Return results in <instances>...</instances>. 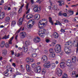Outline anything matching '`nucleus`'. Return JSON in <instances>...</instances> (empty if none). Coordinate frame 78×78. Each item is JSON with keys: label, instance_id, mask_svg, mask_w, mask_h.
<instances>
[{"label": "nucleus", "instance_id": "38", "mask_svg": "<svg viewBox=\"0 0 78 78\" xmlns=\"http://www.w3.org/2000/svg\"><path fill=\"white\" fill-rule=\"evenodd\" d=\"M16 12H12L11 13H10V16L11 17H12L14 15H16Z\"/></svg>", "mask_w": 78, "mask_h": 78}, {"label": "nucleus", "instance_id": "61", "mask_svg": "<svg viewBox=\"0 0 78 78\" xmlns=\"http://www.w3.org/2000/svg\"><path fill=\"white\" fill-rule=\"evenodd\" d=\"M58 63H59V62H58V61H56L55 62V63L56 64H58Z\"/></svg>", "mask_w": 78, "mask_h": 78}, {"label": "nucleus", "instance_id": "11", "mask_svg": "<svg viewBox=\"0 0 78 78\" xmlns=\"http://www.w3.org/2000/svg\"><path fill=\"white\" fill-rule=\"evenodd\" d=\"M48 59V58H47V56L45 55H43L41 58V61L44 62H46L47 61Z\"/></svg>", "mask_w": 78, "mask_h": 78}, {"label": "nucleus", "instance_id": "3", "mask_svg": "<svg viewBox=\"0 0 78 78\" xmlns=\"http://www.w3.org/2000/svg\"><path fill=\"white\" fill-rule=\"evenodd\" d=\"M66 43H68L67 44H65V48H64V51L65 53L66 54H69L70 53V50H69V48L67 47H66V45H71L72 44V41H70L69 42H67Z\"/></svg>", "mask_w": 78, "mask_h": 78}, {"label": "nucleus", "instance_id": "36", "mask_svg": "<svg viewBox=\"0 0 78 78\" xmlns=\"http://www.w3.org/2000/svg\"><path fill=\"white\" fill-rule=\"evenodd\" d=\"M56 22H57V23H55V25H58H58H60V26L62 25L61 23H60V22H59V21H57Z\"/></svg>", "mask_w": 78, "mask_h": 78}, {"label": "nucleus", "instance_id": "34", "mask_svg": "<svg viewBox=\"0 0 78 78\" xmlns=\"http://www.w3.org/2000/svg\"><path fill=\"white\" fill-rule=\"evenodd\" d=\"M73 44L74 47H78V43H76L75 41H74Z\"/></svg>", "mask_w": 78, "mask_h": 78}, {"label": "nucleus", "instance_id": "47", "mask_svg": "<svg viewBox=\"0 0 78 78\" xmlns=\"http://www.w3.org/2000/svg\"><path fill=\"white\" fill-rule=\"evenodd\" d=\"M76 6H78V4H77L76 5H71V7H76Z\"/></svg>", "mask_w": 78, "mask_h": 78}, {"label": "nucleus", "instance_id": "51", "mask_svg": "<svg viewBox=\"0 0 78 78\" xmlns=\"http://www.w3.org/2000/svg\"><path fill=\"white\" fill-rule=\"evenodd\" d=\"M60 31H61V32H63V33H64V32H66V31H65V30H64L62 29H61Z\"/></svg>", "mask_w": 78, "mask_h": 78}, {"label": "nucleus", "instance_id": "58", "mask_svg": "<svg viewBox=\"0 0 78 78\" xmlns=\"http://www.w3.org/2000/svg\"><path fill=\"white\" fill-rule=\"evenodd\" d=\"M46 42H47V43H48V42H50V40H49L48 39H46Z\"/></svg>", "mask_w": 78, "mask_h": 78}, {"label": "nucleus", "instance_id": "24", "mask_svg": "<svg viewBox=\"0 0 78 78\" xmlns=\"http://www.w3.org/2000/svg\"><path fill=\"white\" fill-rule=\"evenodd\" d=\"M23 30H24V27H21L20 29L17 31L16 34H18V33H19L20 31H23Z\"/></svg>", "mask_w": 78, "mask_h": 78}, {"label": "nucleus", "instance_id": "53", "mask_svg": "<svg viewBox=\"0 0 78 78\" xmlns=\"http://www.w3.org/2000/svg\"><path fill=\"white\" fill-rule=\"evenodd\" d=\"M30 2L32 4H33V3H34V0H31Z\"/></svg>", "mask_w": 78, "mask_h": 78}, {"label": "nucleus", "instance_id": "27", "mask_svg": "<svg viewBox=\"0 0 78 78\" xmlns=\"http://www.w3.org/2000/svg\"><path fill=\"white\" fill-rule=\"evenodd\" d=\"M4 17H5V13H2L0 15V19H3Z\"/></svg>", "mask_w": 78, "mask_h": 78}, {"label": "nucleus", "instance_id": "44", "mask_svg": "<svg viewBox=\"0 0 78 78\" xmlns=\"http://www.w3.org/2000/svg\"><path fill=\"white\" fill-rule=\"evenodd\" d=\"M62 73H57V74L58 76H61L62 75Z\"/></svg>", "mask_w": 78, "mask_h": 78}, {"label": "nucleus", "instance_id": "43", "mask_svg": "<svg viewBox=\"0 0 78 78\" xmlns=\"http://www.w3.org/2000/svg\"><path fill=\"white\" fill-rule=\"evenodd\" d=\"M26 61L27 62H30V58H27L26 59Z\"/></svg>", "mask_w": 78, "mask_h": 78}, {"label": "nucleus", "instance_id": "42", "mask_svg": "<svg viewBox=\"0 0 78 78\" xmlns=\"http://www.w3.org/2000/svg\"><path fill=\"white\" fill-rule=\"evenodd\" d=\"M37 56V54H33L31 55V57L32 58H35V57H36Z\"/></svg>", "mask_w": 78, "mask_h": 78}, {"label": "nucleus", "instance_id": "63", "mask_svg": "<svg viewBox=\"0 0 78 78\" xmlns=\"http://www.w3.org/2000/svg\"><path fill=\"white\" fill-rule=\"evenodd\" d=\"M73 21H74V22H76V19L74 18V19H73Z\"/></svg>", "mask_w": 78, "mask_h": 78}, {"label": "nucleus", "instance_id": "64", "mask_svg": "<svg viewBox=\"0 0 78 78\" xmlns=\"http://www.w3.org/2000/svg\"><path fill=\"white\" fill-rule=\"evenodd\" d=\"M0 28H4V26L3 25L0 26Z\"/></svg>", "mask_w": 78, "mask_h": 78}, {"label": "nucleus", "instance_id": "6", "mask_svg": "<svg viewBox=\"0 0 78 78\" xmlns=\"http://www.w3.org/2000/svg\"><path fill=\"white\" fill-rule=\"evenodd\" d=\"M33 8L34 12H39V11H40L41 9V7H38V6L36 5H34Z\"/></svg>", "mask_w": 78, "mask_h": 78}, {"label": "nucleus", "instance_id": "4", "mask_svg": "<svg viewBox=\"0 0 78 78\" xmlns=\"http://www.w3.org/2000/svg\"><path fill=\"white\" fill-rule=\"evenodd\" d=\"M14 39V36H12L11 38H10L9 41V43H6L5 44V47L6 48H8L9 47V44H12V41Z\"/></svg>", "mask_w": 78, "mask_h": 78}, {"label": "nucleus", "instance_id": "20", "mask_svg": "<svg viewBox=\"0 0 78 78\" xmlns=\"http://www.w3.org/2000/svg\"><path fill=\"white\" fill-rule=\"evenodd\" d=\"M29 7V4L27 3L26 5V10H27V9L28 10L27 11V12H26V14H28V13L30 12V9H28Z\"/></svg>", "mask_w": 78, "mask_h": 78}, {"label": "nucleus", "instance_id": "15", "mask_svg": "<svg viewBox=\"0 0 78 78\" xmlns=\"http://www.w3.org/2000/svg\"><path fill=\"white\" fill-rule=\"evenodd\" d=\"M23 22V18H21L20 19L18 22V25H22V23Z\"/></svg>", "mask_w": 78, "mask_h": 78}, {"label": "nucleus", "instance_id": "7", "mask_svg": "<svg viewBox=\"0 0 78 78\" xmlns=\"http://www.w3.org/2000/svg\"><path fill=\"white\" fill-rule=\"evenodd\" d=\"M45 29H43L41 31L38 32V34L41 37H44V35L43 34L45 33Z\"/></svg>", "mask_w": 78, "mask_h": 78}, {"label": "nucleus", "instance_id": "41", "mask_svg": "<svg viewBox=\"0 0 78 78\" xmlns=\"http://www.w3.org/2000/svg\"><path fill=\"white\" fill-rule=\"evenodd\" d=\"M69 14H70V15H73V11L69 10Z\"/></svg>", "mask_w": 78, "mask_h": 78}, {"label": "nucleus", "instance_id": "5", "mask_svg": "<svg viewBox=\"0 0 78 78\" xmlns=\"http://www.w3.org/2000/svg\"><path fill=\"white\" fill-rule=\"evenodd\" d=\"M61 45L59 44H57L55 46V51L56 53H60L61 51Z\"/></svg>", "mask_w": 78, "mask_h": 78}, {"label": "nucleus", "instance_id": "32", "mask_svg": "<svg viewBox=\"0 0 78 78\" xmlns=\"http://www.w3.org/2000/svg\"><path fill=\"white\" fill-rule=\"evenodd\" d=\"M5 46V41H2L1 42L0 47L2 48L3 47Z\"/></svg>", "mask_w": 78, "mask_h": 78}, {"label": "nucleus", "instance_id": "13", "mask_svg": "<svg viewBox=\"0 0 78 78\" xmlns=\"http://www.w3.org/2000/svg\"><path fill=\"white\" fill-rule=\"evenodd\" d=\"M66 64L69 67H70L72 66V62L70 60H67V62H66Z\"/></svg>", "mask_w": 78, "mask_h": 78}, {"label": "nucleus", "instance_id": "37", "mask_svg": "<svg viewBox=\"0 0 78 78\" xmlns=\"http://www.w3.org/2000/svg\"><path fill=\"white\" fill-rule=\"evenodd\" d=\"M45 73H46V71L45 70V69H43L42 71V74H43V75H45Z\"/></svg>", "mask_w": 78, "mask_h": 78}, {"label": "nucleus", "instance_id": "16", "mask_svg": "<svg viewBox=\"0 0 78 78\" xmlns=\"http://www.w3.org/2000/svg\"><path fill=\"white\" fill-rule=\"evenodd\" d=\"M76 72L75 71H74L72 72V78H78V75H76Z\"/></svg>", "mask_w": 78, "mask_h": 78}, {"label": "nucleus", "instance_id": "23", "mask_svg": "<svg viewBox=\"0 0 78 78\" xmlns=\"http://www.w3.org/2000/svg\"><path fill=\"white\" fill-rule=\"evenodd\" d=\"M33 17V16L32 14H29L27 16L26 18L27 19H31Z\"/></svg>", "mask_w": 78, "mask_h": 78}, {"label": "nucleus", "instance_id": "60", "mask_svg": "<svg viewBox=\"0 0 78 78\" xmlns=\"http://www.w3.org/2000/svg\"><path fill=\"white\" fill-rule=\"evenodd\" d=\"M17 37H18V34H17L15 37L16 40H17Z\"/></svg>", "mask_w": 78, "mask_h": 78}, {"label": "nucleus", "instance_id": "54", "mask_svg": "<svg viewBox=\"0 0 78 78\" xmlns=\"http://www.w3.org/2000/svg\"><path fill=\"white\" fill-rule=\"evenodd\" d=\"M28 23H33V21L31 20H29Z\"/></svg>", "mask_w": 78, "mask_h": 78}, {"label": "nucleus", "instance_id": "2", "mask_svg": "<svg viewBox=\"0 0 78 78\" xmlns=\"http://www.w3.org/2000/svg\"><path fill=\"white\" fill-rule=\"evenodd\" d=\"M43 66L45 68H49L50 67L51 69H54L56 66V65L55 63L51 64L50 62L48 61L44 63Z\"/></svg>", "mask_w": 78, "mask_h": 78}, {"label": "nucleus", "instance_id": "52", "mask_svg": "<svg viewBox=\"0 0 78 78\" xmlns=\"http://www.w3.org/2000/svg\"><path fill=\"white\" fill-rule=\"evenodd\" d=\"M34 59H30V62H33L34 61Z\"/></svg>", "mask_w": 78, "mask_h": 78}, {"label": "nucleus", "instance_id": "12", "mask_svg": "<svg viewBox=\"0 0 78 78\" xmlns=\"http://www.w3.org/2000/svg\"><path fill=\"white\" fill-rule=\"evenodd\" d=\"M34 41L35 43H38L41 41V39L38 37H37L34 39Z\"/></svg>", "mask_w": 78, "mask_h": 78}, {"label": "nucleus", "instance_id": "46", "mask_svg": "<svg viewBox=\"0 0 78 78\" xmlns=\"http://www.w3.org/2000/svg\"><path fill=\"white\" fill-rule=\"evenodd\" d=\"M15 56L16 57H19L20 56V54H18L15 55Z\"/></svg>", "mask_w": 78, "mask_h": 78}, {"label": "nucleus", "instance_id": "25", "mask_svg": "<svg viewBox=\"0 0 78 78\" xmlns=\"http://www.w3.org/2000/svg\"><path fill=\"white\" fill-rule=\"evenodd\" d=\"M26 69L28 72H30L31 70V68H30V66L28 65H26Z\"/></svg>", "mask_w": 78, "mask_h": 78}, {"label": "nucleus", "instance_id": "9", "mask_svg": "<svg viewBox=\"0 0 78 78\" xmlns=\"http://www.w3.org/2000/svg\"><path fill=\"white\" fill-rule=\"evenodd\" d=\"M49 52L51 54V57L54 58L55 56V54L54 52V50L52 48H51L49 49Z\"/></svg>", "mask_w": 78, "mask_h": 78}, {"label": "nucleus", "instance_id": "21", "mask_svg": "<svg viewBox=\"0 0 78 78\" xmlns=\"http://www.w3.org/2000/svg\"><path fill=\"white\" fill-rule=\"evenodd\" d=\"M24 5H25V4H23L21 6H20V8L19 9V10H18V12L19 13H21V12H22V8L24 6Z\"/></svg>", "mask_w": 78, "mask_h": 78}, {"label": "nucleus", "instance_id": "62", "mask_svg": "<svg viewBox=\"0 0 78 78\" xmlns=\"http://www.w3.org/2000/svg\"><path fill=\"white\" fill-rule=\"evenodd\" d=\"M58 3H59L60 4H61V3H62V2L60 1H58Z\"/></svg>", "mask_w": 78, "mask_h": 78}, {"label": "nucleus", "instance_id": "45", "mask_svg": "<svg viewBox=\"0 0 78 78\" xmlns=\"http://www.w3.org/2000/svg\"><path fill=\"white\" fill-rule=\"evenodd\" d=\"M36 66V64L35 63H33L32 64V67L33 68H34Z\"/></svg>", "mask_w": 78, "mask_h": 78}, {"label": "nucleus", "instance_id": "17", "mask_svg": "<svg viewBox=\"0 0 78 78\" xmlns=\"http://www.w3.org/2000/svg\"><path fill=\"white\" fill-rule=\"evenodd\" d=\"M60 67L62 69H64L65 67H66V65L65 66V63L64 62H62L60 63Z\"/></svg>", "mask_w": 78, "mask_h": 78}, {"label": "nucleus", "instance_id": "40", "mask_svg": "<svg viewBox=\"0 0 78 78\" xmlns=\"http://www.w3.org/2000/svg\"><path fill=\"white\" fill-rule=\"evenodd\" d=\"M9 20H10V18H9V17H7L6 18L5 21L6 22H9Z\"/></svg>", "mask_w": 78, "mask_h": 78}, {"label": "nucleus", "instance_id": "57", "mask_svg": "<svg viewBox=\"0 0 78 78\" xmlns=\"http://www.w3.org/2000/svg\"><path fill=\"white\" fill-rule=\"evenodd\" d=\"M3 64H6V60H4L2 62Z\"/></svg>", "mask_w": 78, "mask_h": 78}, {"label": "nucleus", "instance_id": "26", "mask_svg": "<svg viewBox=\"0 0 78 78\" xmlns=\"http://www.w3.org/2000/svg\"><path fill=\"white\" fill-rule=\"evenodd\" d=\"M16 24V21H12L11 22V27H13L14 25Z\"/></svg>", "mask_w": 78, "mask_h": 78}, {"label": "nucleus", "instance_id": "8", "mask_svg": "<svg viewBox=\"0 0 78 78\" xmlns=\"http://www.w3.org/2000/svg\"><path fill=\"white\" fill-rule=\"evenodd\" d=\"M38 27L40 28H43L44 27L43 26H44L45 25V24L44 23H42V20H41L38 23Z\"/></svg>", "mask_w": 78, "mask_h": 78}, {"label": "nucleus", "instance_id": "18", "mask_svg": "<svg viewBox=\"0 0 78 78\" xmlns=\"http://www.w3.org/2000/svg\"><path fill=\"white\" fill-rule=\"evenodd\" d=\"M33 26V23H28L27 25V27L28 28L31 29Z\"/></svg>", "mask_w": 78, "mask_h": 78}, {"label": "nucleus", "instance_id": "49", "mask_svg": "<svg viewBox=\"0 0 78 78\" xmlns=\"http://www.w3.org/2000/svg\"><path fill=\"white\" fill-rule=\"evenodd\" d=\"M9 69L10 70V72H12V68H9Z\"/></svg>", "mask_w": 78, "mask_h": 78}, {"label": "nucleus", "instance_id": "30", "mask_svg": "<svg viewBox=\"0 0 78 78\" xmlns=\"http://www.w3.org/2000/svg\"><path fill=\"white\" fill-rule=\"evenodd\" d=\"M35 19H39L40 18V15L39 14H36L34 16Z\"/></svg>", "mask_w": 78, "mask_h": 78}, {"label": "nucleus", "instance_id": "31", "mask_svg": "<svg viewBox=\"0 0 78 78\" xmlns=\"http://www.w3.org/2000/svg\"><path fill=\"white\" fill-rule=\"evenodd\" d=\"M56 71H57V73H62V71L61 70V69L59 68L57 69Z\"/></svg>", "mask_w": 78, "mask_h": 78}, {"label": "nucleus", "instance_id": "10", "mask_svg": "<svg viewBox=\"0 0 78 78\" xmlns=\"http://www.w3.org/2000/svg\"><path fill=\"white\" fill-rule=\"evenodd\" d=\"M41 69H42L41 67L38 66L37 67L35 68V71L36 72L39 73V72H41Z\"/></svg>", "mask_w": 78, "mask_h": 78}, {"label": "nucleus", "instance_id": "14", "mask_svg": "<svg viewBox=\"0 0 78 78\" xmlns=\"http://www.w3.org/2000/svg\"><path fill=\"white\" fill-rule=\"evenodd\" d=\"M21 36H20L21 38L22 39L25 38L27 36V33L26 32H23L21 33Z\"/></svg>", "mask_w": 78, "mask_h": 78}, {"label": "nucleus", "instance_id": "55", "mask_svg": "<svg viewBox=\"0 0 78 78\" xmlns=\"http://www.w3.org/2000/svg\"><path fill=\"white\" fill-rule=\"evenodd\" d=\"M11 54L12 55H14V51H11Z\"/></svg>", "mask_w": 78, "mask_h": 78}, {"label": "nucleus", "instance_id": "59", "mask_svg": "<svg viewBox=\"0 0 78 78\" xmlns=\"http://www.w3.org/2000/svg\"><path fill=\"white\" fill-rule=\"evenodd\" d=\"M63 16L66 17L67 16V14L66 13H63Z\"/></svg>", "mask_w": 78, "mask_h": 78}, {"label": "nucleus", "instance_id": "28", "mask_svg": "<svg viewBox=\"0 0 78 78\" xmlns=\"http://www.w3.org/2000/svg\"><path fill=\"white\" fill-rule=\"evenodd\" d=\"M72 61L73 63L76 62V57L73 56L72 58Z\"/></svg>", "mask_w": 78, "mask_h": 78}, {"label": "nucleus", "instance_id": "22", "mask_svg": "<svg viewBox=\"0 0 78 78\" xmlns=\"http://www.w3.org/2000/svg\"><path fill=\"white\" fill-rule=\"evenodd\" d=\"M54 38H57L59 37V34L56 32H54L53 34Z\"/></svg>", "mask_w": 78, "mask_h": 78}, {"label": "nucleus", "instance_id": "56", "mask_svg": "<svg viewBox=\"0 0 78 78\" xmlns=\"http://www.w3.org/2000/svg\"><path fill=\"white\" fill-rule=\"evenodd\" d=\"M58 15L61 16H63V13H61V12H59L58 14Z\"/></svg>", "mask_w": 78, "mask_h": 78}, {"label": "nucleus", "instance_id": "29", "mask_svg": "<svg viewBox=\"0 0 78 78\" xmlns=\"http://www.w3.org/2000/svg\"><path fill=\"white\" fill-rule=\"evenodd\" d=\"M9 35H8L7 36H6L5 35L2 38V39H9Z\"/></svg>", "mask_w": 78, "mask_h": 78}, {"label": "nucleus", "instance_id": "19", "mask_svg": "<svg viewBox=\"0 0 78 78\" xmlns=\"http://www.w3.org/2000/svg\"><path fill=\"white\" fill-rule=\"evenodd\" d=\"M2 55L3 57H5V56H6L7 55V51L5 49H4L3 50Z\"/></svg>", "mask_w": 78, "mask_h": 78}, {"label": "nucleus", "instance_id": "39", "mask_svg": "<svg viewBox=\"0 0 78 78\" xmlns=\"http://www.w3.org/2000/svg\"><path fill=\"white\" fill-rule=\"evenodd\" d=\"M4 74L5 76H8L9 74L8 72H4Z\"/></svg>", "mask_w": 78, "mask_h": 78}, {"label": "nucleus", "instance_id": "50", "mask_svg": "<svg viewBox=\"0 0 78 78\" xmlns=\"http://www.w3.org/2000/svg\"><path fill=\"white\" fill-rule=\"evenodd\" d=\"M8 9V6L7 5H5V7H4V9L5 10H6Z\"/></svg>", "mask_w": 78, "mask_h": 78}, {"label": "nucleus", "instance_id": "1", "mask_svg": "<svg viewBox=\"0 0 78 78\" xmlns=\"http://www.w3.org/2000/svg\"><path fill=\"white\" fill-rule=\"evenodd\" d=\"M25 44L22 48L23 50V52L27 53L28 51V46L31 44V42L29 40H27L25 41Z\"/></svg>", "mask_w": 78, "mask_h": 78}, {"label": "nucleus", "instance_id": "48", "mask_svg": "<svg viewBox=\"0 0 78 78\" xmlns=\"http://www.w3.org/2000/svg\"><path fill=\"white\" fill-rule=\"evenodd\" d=\"M63 21H64V22L66 23L68 22H69V21L66 19H64Z\"/></svg>", "mask_w": 78, "mask_h": 78}, {"label": "nucleus", "instance_id": "33", "mask_svg": "<svg viewBox=\"0 0 78 78\" xmlns=\"http://www.w3.org/2000/svg\"><path fill=\"white\" fill-rule=\"evenodd\" d=\"M62 78H68V76H67V74H63L62 76Z\"/></svg>", "mask_w": 78, "mask_h": 78}, {"label": "nucleus", "instance_id": "35", "mask_svg": "<svg viewBox=\"0 0 78 78\" xmlns=\"http://www.w3.org/2000/svg\"><path fill=\"white\" fill-rule=\"evenodd\" d=\"M49 21L51 23V25H53V22L52 21V19L51 17H50L49 18Z\"/></svg>", "mask_w": 78, "mask_h": 78}]
</instances>
